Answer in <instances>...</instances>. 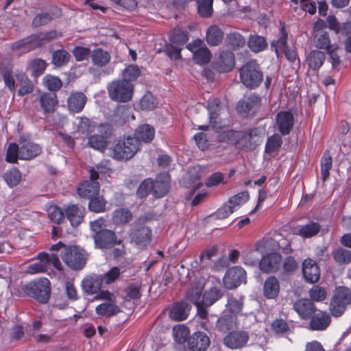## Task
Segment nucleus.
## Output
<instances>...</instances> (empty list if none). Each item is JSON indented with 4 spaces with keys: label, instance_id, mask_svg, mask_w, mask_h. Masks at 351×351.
Here are the masks:
<instances>
[{
    "label": "nucleus",
    "instance_id": "obj_50",
    "mask_svg": "<svg viewBox=\"0 0 351 351\" xmlns=\"http://www.w3.org/2000/svg\"><path fill=\"white\" fill-rule=\"evenodd\" d=\"M243 309V302L233 298H230L223 313L229 315H235L237 317Z\"/></svg>",
    "mask_w": 351,
    "mask_h": 351
},
{
    "label": "nucleus",
    "instance_id": "obj_18",
    "mask_svg": "<svg viewBox=\"0 0 351 351\" xmlns=\"http://www.w3.org/2000/svg\"><path fill=\"white\" fill-rule=\"evenodd\" d=\"M111 59L110 53L100 47L95 48L90 53L91 63L97 68H102L107 66Z\"/></svg>",
    "mask_w": 351,
    "mask_h": 351
},
{
    "label": "nucleus",
    "instance_id": "obj_63",
    "mask_svg": "<svg viewBox=\"0 0 351 351\" xmlns=\"http://www.w3.org/2000/svg\"><path fill=\"white\" fill-rule=\"evenodd\" d=\"M46 66V62L41 59L33 60L29 65L32 75L36 77L44 73Z\"/></svg>",
    "mask_w": 351,
    "mask_h": 351
},
{
    "label": "nucleus",
    "instance_id": "obj_29",
    "mask_svg": "<svg viewBox=\"0 0 351 351\" xmlns=\"http://www.w3.org/2000/svg\"><path fill=\"white\" fill-rule=\"evenodd\" d=\"M189 305L184 302L173 305L169 312V317L174 321H182L187 318L189 312Z\"/></svg>",
    "mask_w": 351,
    "mask_h": 351
},
{
    "label": "nucleus",
    "instance_id": "obj_58",
    "mask_svg": "<svg viewBox=\"0 0 351 351\" xmlns=\"http://www.w3.org/2000/svg\"><path fill=\"white\" fill-rule=\"evenodd\" d=\"M309 295L314 302H322L327 297V291L324 288L314 285L309 291Z\"/></svg>",
    "mask_w": 351,
    "mask_h": 351
},
{
    "label": "nucleus",
    "instance_id": "obj_44",
    "mask_svg": "<svg viewBox=\"0 0 351 351\" xmlns=\"http://www.w3.org/2000/svg\"><path fill=\"white\" fill-rule=\"evenodd\" d=\"M190 334L189 329L183 324H178L173 328V336L178 343H183L187 340Z\"/></svg>",
    "mask_w": 351,
    "mask_h": 351
},
{
    "label": "nucleus",
    "instance_id": "obj_33",
    "mask_svg": "<svg viewBox=\"0 0 351 351\" xmlns=\"http://www.w3.org/2000/svg\"><path fill=\"white\" fill-rule=\"evenodd\" d=\"M223 38V32L215 25H210L207 31L206 39L210 46H217L221 43Z\"/></svg>",
    "mask_w": 351,
    "mask_h": 351
},
{
    "label": "nucleus",
    "instance_id": "obj_47",
    "mask_svg": "<svg viewBox=\"0 0 351 351\" xmlns=\"http://www.w3.org/2000/svg\"><path fill=\"white\" fill-rule=\"evenodd\" d=\"M219 100L217 98L208 102L207 108L210 115V123L213 128H218L217 119L218 117Z\"/></svg>",
    "mask_w": 351,
    "mask_h": 351
},
{
    "label": "nucleus",
    "instance_id": "obj_21",
    "mask_svg": "<svg viewBox=\"0 0 351 351\" xmlns=\"http://www.w3.org/2000/svg\"><path fill=\"white\" fill-rule=\"evenodd\" d=\"M170 178L168 173H160L154 182L153 193L156 197L165 196L169 191Z\"/></svg>",
    "mask_w": 351,
    "mask_h": 351
},
{
    "label": "nucleus",
    "instance_id": "obj_2",
    "mask_svg": "<svg viewBox=\"0 0 351 351\" xmlns=\"http://www.w3.org/2000/svg\"><path fill=\"white\" fill-rule=\"evenodd\" d=\"M110 98L119 103L128 102L132 99L134 86L127 80H117L107 86Z\"/></svg>",
    "mask_w": 351,
    "mask_h": 351
},
{
    "label": "nucleus",
    "instance_id": "obj_26",
    "mask_svg": "<svg viewBox=\"0 0 351 351\" xmlns=\"http://www.w3.org/2000/svg\"><path fill=\"white\" fill-rule=\"evenodd\" d=\"M330 323V315L325 312L315 315L311 319L310 328L313 330H324Z\"/></svg>",
    "mask_w": 351,
    "mask_h": 351
},
{
    "label": "nucleus",
    "instance_id": "obj_64",
    "mask_svg": "<svg viewBox=\"0 0 351 351\" xmlns=\"http://www.w3.org/2000/svg\"><path fill=\"white\" fill-rule=\"evenodd\" d=\"M47 212L50 220L54 223H60L64 218L63 212L56 206H50Z\"/></svg>",
    "mask_w": 351,
    "mask_h": 351
},
{
    "label": "nucleus",
    "instance_id": "obj_7",
    "mask_svg": "<svg viewBox=\"0 0 351 351\" xmlns=\"http://www.w3.org/2000/svg\"><path fill=\"white\" fill-rule=\"evenodd\" d=\"M99 167L89 169L90 180H86L82 183L77 188V192L80 196L89 199L99 195L100 185L97 182L99 178Z\"/></svg>",
    "mask_w": 351,
    "mask_h": 351
},
{
    "label": "nucleus",
    "instance_id": "obj_16",
    "mask_svg": "<svg viewBox=\"0 0 351 351\" xmlns=\"http://www.w3.org/2000/svg\"><path fill=\"white\" fill-rule=\"evenodd\" d=\"M93 239L96 247L100 249L110 248L118 243L115 233L110 230L93 234Z\"/></svg>",
    "mask_w": 351,
    "mask_h": 351
},
{
    "label": "nucleus",
    "instance_id": "obj_8",
    "mask_svg": "<svg viewBox=\"0 0 351 351\" xmlns=\"http://www.w3.org/2000/svg\"><path fill=\"white\" fill-rule=\"evenodd\" d=\"M97 132L88 136L87 145L94 149L104 152L108 145L107 139L111 134L110 126L101 124L97 127Z\"/></svg>",
    "mask_w": 351,
    "mask_h": 351
},
{
    "label": "nucleus",
    "instance_id": "obj_53",
    "mask_svg": "<svg viewBox=\"0 0 351 351\" xmlns=\"http://www.w3.org/2000/svg\"><path fill=\"white\" fill-rule=\"evenodd\" d=\"M287 33L282 26L280 31L279 38L271 43V47L275 49L276 56L278 57L281 51L287 48Z\"/></svg>",
    "mask_w": 351,
    "mask_h": 351
},
{
    "label": "nucleus",
    "instance_id": "obj_46",
    "mask_svg": "<svg viewBox=\"0 0 351 351\" xmlns=\"http://www.w3.org/2000/svg\"><path fill=\"white\" fill-rule=\"evenodd\" d=\"M249 193L246 191L239 193L231 197L228 202L234 210H238L242 205L245 204L249 199Z\"/></svg>",
    "mask_w": 351,
    "mask_h": 351
},
{
    "label": "nucleus",
    "instance_id": "obj_37",
    "mask_svg": "<svg viewBox=\"0 0 351 351\" xmlns=\"http://www.w3.org/2000/svg\"><path fill=\"white\" fill-rule=\"evenodd\" d=\"M280 290L278 280L274 276L269 277L265 282L263 293L264 295L269 299L276 298Z\"/></svg>",
    "mask_w": 351,
    "mask_h": 351
},
{
    "label": "nucleus",
    "instance_id": "obj_28",
    "mask_svg": "<svg viewBox=\"0 0 351 351\" xmlns=\"http://www.w3.org/2000/svg\"><path fill=\"white\" fill-rule=\"evenodd\" d=\"M261 98L256 95L244 97L237 104V108L239 113L247 114L259 106Z\"/></svg>",
    "mask_w": 351,
    "mask_h": 351
},
{
    "label": "nucleus",
    "instance_id": "obj_20",
    "mask_svg": "<svg viewBox=\"0 0 351 351\" xmlns=\"http://www.w3.org/2000/svg\"><path fill=\"white\" fill-rule=\"evenodd\" d=\"M302 271L305 279L309 282L313 283L319 279V269L312 259L308 258L304 261Z\"/></svg>",
    "mask_w": 351,
    "mask_h": 351
},
{
    "label": "nucleus",
    "instance_id": "obj_35",
    "mask_svg": "<svg viewBox=\"0 0 351 351\" xmlns=\"http://www.w3.org/2000/svg\"><path fill=\"white\" fill-rule=\"evenodd\" d=\"M77 123H75V133L86 136L95 131V125L88 118L77 117Z\"/></svg>",
    "mask_w": 351,
    "mask_h": 351
},
{
    "label": "nucleus",
    "instance_id": "obj_61",
    "mask_svg": "<svg viewBox=\"0 0 351 351\" xmlns=\"http://www.w3.org/2000/svg\"><path fill=\"white\" fill-rule=\"evenodd\" d=\"M154 186V184L152 180H145L138 189L137 195L141 198L147 196L150 192L153 191Z\"/></svg>",
    "mask_w": 351,
    "mask_h": 351
},
{
    "label": "nucleus",
    "instance_id": "obj_48",
    "mask_svg": "<svg viewBox=\"0 0 351 351\" xmlns=\"http://www.w3.org/2000/svg\"><path fill=\"white\" fill-rule=\"evenodd\" d=\"M227 45L233 49L243 47L245 44L243 36L238 32H232L226 36Z\"/></svg>",
    "mask_w": 351,
    "mask_h": 351
},
{
    "label": "nucleus",
    "instance_id": "obj_30",
    "mask_svg": "<svg viewBox=\"0 0 351 351\" xmlns=\"http://www.w3.org/2000/svg\"><path fill=\"white\" fill-rule=\"evenodd\" d=\"M103 284L100 275L89 276L82 281V287L84 291L88 294L96 293L101 287Z\"/></svg>",
    "mask_w": 351,
    "mask_h": 351
},
{
    "label": "nucleus",
    "instance_id": "obj_51",
    "mask_svg": "<svg viewBox=\"0 0 351 351\" xmlns=\"http://www.w3.org/2000/svg\"><path fill=\"white\" fill-rule=\"evenodd\" d=\"M69 53L64 49L56 50L52 55V62L56 66H62L67 64L70 60Z\"/></svg>",
    "mask_w": 351,
    "mask_h": 351
},
{
    "label": "nucleus",
    "instance_id": "obj_49",
    "mask_svg": "<svg viewBox=\"0 0 351 351\" xmlns=\"http://www.w3.org/2000/svg\"><path fill=\"white\" fill-rule=\"evenodd\" d=\"M88 208L89 210L94 213H101L105 211L106 201L102 196L97 195V196L88 199Z\"/></svg>",
    "mask_w": 351,
    "mask_h": 351
},
{
    "label": "nucleus",
    "instance_id": "obj_25",
    "mask_svg": "<svg viewBox=\"0 0 351 351\" xmlns=\"http://www.w3.org/2000/svg\"><path fill=\"white\" fill-rule=\"evenodd\" d=\"M294 309L302 319L308 318L315 311L314 304L308 299H301L294 304Z\"/></svg>",
    "mask_w": 351,
    "mask_h": 351
},
{
    "label": "nucleus",
    "instance_id": "obj_6",
    "mask_svg": "<svg viewBox=\"0 0 351 351\" xmlns=\"http://www.w3.org/2000/svg\"><path fill=\"white\" fill-rule=\"evenodd\" d=\"M95 298L106 300L96 307L95 311L98 315L111 317L120 312V309L117 305L116 296L110 292L102 291L95 296Z\"/></svg>",
    "mask_w": 351,
    "mask_h": 351
},
{
    "label": "nucleus",
    "instance_id": "obj_40",
    "mask_svg": "<svg viewBox=\"0 0 351 351\" xmlns=\"http://www.w3.org/2000/svg\"><path fill=\"white\" fill-rule=\"evenodd\" d=\"M204 286L202 282H197L193 285L186 292L187 299L193 302L195 306H199L202 303V292Z\"/></svg>",
    "mask_w": 351,
    "mask_h": 351
},
{
    "label": "nucleus",
    "instance_id": "obj_10",
    "mask_svg": "<svg viewBox=\"0 0 351 351\" xmlns=\"http://www.w3.org/2000/svg\"><path fill=\"white\" fill-rule=\"evenodd\" d=\"M249 341V335L244 330L230 332L223 338V344L232 350L241 349L245 346Z\"/></svg>",
    "mask_w": 351,
    "mask_h": 351
},
{
    "label": "nucleus",
    "instance_id": "obj_17",
    "mask_svg": "<svg viewBox=\"0 0 351 351\" xmlns=\"http://www.w3.org/2000/svg\"><path fill=\"white\" fill-rule=\"evenodd\" d=\"M281 256L278 253H272L264 256L260 263V269L266 273L275 272L280 266Z\"/></svg>",
    "mask_w": 351,
    "mask_h": 351
},
{
    "label": "nucleus",
    "instance_id": "obj_43",
    "mask_svg": "<svg viewBox=\"0 0 351 351\" xmlns=\"http://www.w3.org/2000/svg\"><path fill=\"white\" fill-rule=\"evenodd\" d=\"M132 213L128 208H119L112 213L113 222L117 225L128 223L132 220Z\"/></svg>",
    "mask_w": 351,
    "mask_h": 351
},
{
    "label": "nucleus",
    "instance_id": "obj_52",
    "mask_svg": "<svg viewBox=\"0 0 351 351\" xmlns=\"http://www.w3.org/2000/svg\"><path fill=\"white\" fill-rule=\"evenodd\" d=\"M332 256L335 261L341 265H347L351 262V252L346 249L339 247L334 250Z\"/></svg>",
    "mask_w": 351,
    "mask_h": 351
},
{
    "label": "nucleus",
    "instance_id": "obj_15",
    "mask_svg": "<svg viewBox=\"0 0 351 351\" xmlns=\"http://www.w3.org/2000/svg\"><path fill=\"white\" fill-rule=\"evenodd\" d=\"M294 123L293 115L288 111L279 112L276 116V125L282 135L289 134Z\"/></svg>",
    "mask_w": 351,
    "mask_h": 351
},
{
    "label": "nucleus",
    "instance_id": "obj_5",
    "mask_svg": "<svg viewBox=\"0 0 351 351\" xmlns=\"http://www.w3.org/2000/svg\"><path fill=\"white\" fill-rule=\"evenodd\" d=\"M351 304V290L346 287L336 288L330 301V311L333 316L343 314L346 307Z\"/></svg>",
    "mask_w": 351,
    "mask_h": 351
},
{
    "label": "nucleus",
    "instance_id": "obj_34",
    "mask_svg": "<svg viewBox=\"0 0 351 351\" xmlns=\"http://www.w3.org/2000/svg\"><path fill=\"white\" fill-rule=\"evenodd\" d=\"M84 210L80 208L76 205L69 206L65 209L67 219L73 226H78L84 218Z\"/></svg>",
    "mask_w": 351,
    "mask_h": 351
},
{
    "label": "nucleus",
    "instance_id": "obj_39",
    "mask_svg": "<svg viewBox=\"0 0 351 351\" xmlns=\"http://www.w3.org/2000/svg\"><path fill=\"white\" fill-rule=\"evenodd\" d=\"M325 60L324 53L319 50H312L308 53L306 57V63L308 66L312 69H319Z\"/></svg>",
    "mask_w": 351,
    "mask_h": 351
},
{
    "label": "nucleus",
    "instance_id": "obj_9",
    "mask_svg": "<svg viewBox=\"0 0 351 351\" xmlns=\"http://www.w3.org/2000/svg\"><path fill=\"white\" fill-rule=\"evenodd\" d=\"M50 282L47 278H42L29 283L27 286L28 294L41 303L48 302L50 297Z\"/></svg>",
    "mask_w": 351,
    "mask_h": 351
},
{
    "label": "nucleus",
    "instance_id": "obj_38",
    "mask_svg": "<svg viewBox=\"0 0 351 351\" xmlns=\"http://www.w3.org/2000/svg\"><path fill=\"white\" fill-rule=\"evenodd\" d=\"M60 10L56 7H54L49 13H42L37 14L33 19L32 24L35 27L45 25L53 19L60 16Z\"/></svg>",
    "mask_w": 351,
    "mask_h": 351
},
{
    "label": "nucleus",
    "instance_id": "obj_1",
    "mask_svg": "<svg viewBox=\"0 0 351 351\" xmlns=\"http://www.w3.org/2000/svg\"><path fill=\"white\" fill-rule=\"evenodd\" d=\"M50 250L60 251L63 262L73 269H81L86 264L88 254L79 246H66L59 242L53 245Z\"/></svg>",
    "mask_w": 351,
    "mask_h": 351
},
{
    "label": "nucleus",
    "instance_id": "obj_27",
    "mask_svg": "<svg viewBox=\"0 0 351 351\" xmlns=\"http://www.w3.org/2000/svg\"><path fill=\"white\" fill-rule=\"evenodd\" d=\"M236 327H237V319L235 315H229L225 313L216 322L217 329L223 333Z\"/></svg>",
    "mask_w": 351,
    "mask_h": 351
},
{
    "label": "nucleus",
    "instance_id": "obj_13",
    "mask_svg": "<svg viewBox=\"0 0 351 351\" xmlns=\"http://www.w3.org/2000/svg\"><path fill=\"white\" fill-rule=\"evenodd\" d=\"M203 41L197 39L189 43L186 47L193 53V59L199 64H204L209 62L210 53L207 47H202Z\"/></svg>",
    "mask_w": 351,
    "mask_h": 351
},
{
    "label": "nucleus",
    "instance_id": "obj_3",
    "mask_svg": "<svg viewBox=\"0 0 351 351\" xmlns=\"http://www.w3.org/2000/svg\"><path fill=\"white\" fill-rule=\"evenodd\" d=\"M140 149V143L132 136L120 139L115 145L112 157L117 160H129Z\"/></svg>",
    "mask_w": 351,
    "mask_h": 351
},
{
    "label": "nucleus",
    "instance_id": "obj_45",
    "mask_svg": "<svg viewBox=\"0 0 351 351\" xmlns=\"http://www.w3.org/2000/svg\"><path fill=\"white\" fill-rule=\"evenodd\" d=\"M222 295V293L218 288H211L208 291L205 292L203 295L202 303L205 306H210L221 298Z\"/></svg>",
    "mask_w": 351,
    "mask_h": 351
},
{
    "label": "nucleus",
    "instance_id": "obj_36",
    "mask_svg": "<svg viewBox=\"0 0 351 351\" xmlns=\"http://www.w3.org/2000/svg\"><path fill=\"white\" fill-rule=\"evenodd\" d=\"M48 269V261L46 253L41 252L38 255V261L27 267V272L31 274L45 271Z\"/></svg>",
    "mask_w": 351,
    "mask_h": 351
},
{
    "label": "nucleus",
    "instance_id": "obj_41",
    "mask_svg": "<svg viewBox=\"0 0 351 351\" xmlns=\"http://www.w3.org/2000/svg\"><path fill=\"white\" fill-rule=\"evenodd\" d=\"M313 43L317 48L326 50L333 45L330 43L328 34L324 31H317L314 33Z\"/></svg>",
    "mask_w": 351,
    "mask_h": 351
},
{
    "label": "nucleus",
    "instance_id": "obj_22",
    "mask_svg": "<svg viewBox=\"0 0 351 351\" xmlns=\"http://www.w3.org/2000/svg\"><path fill=\"white\" fill-rule=\"evenodd\" d=\"M86 102V97L82 93H72L67 99V106L70 111L78 113L82 110Z\"/></svg>",
    "mask_w": 351,
    "mask_h": 351
},
{
    "label": "nucleus",
    "instance_id": "obj_12",
    "mask_svg": "<svg viewBox=\"0 0 351 351\" xmlns=\"http://www.w3.org/2000/svg\"><path fill=\"white\" fill-rule=\"evenodd\" d=\"M152 230L145 226L134 228L130 233L131 242L139 249L145 247L151 241Z\"/></svg>",
    "mask_w": 351,
    "mask_h": 351
},
{
    "label": "nucleus",
    "instance_id": "obj_57",
    "mask_svg": "<svg viewBox=\"0 0 351 351\" xmlns=\"http://www.w3.org/2000/svg\"><path fill=\"white\" fill-rule=\"evenodd\" d=\"M43 84L51 91L59 90L62 85L59 77L51 75H47L44 77Z\"/></svg>",
    "mask_w": 351,
    "mask_h": 351
},
{
    "label": "nucleus",
    "instance_id": "obj_56",
    "mask_svg": "<svg viewBox=\"0 0 351 351\" xmlns=\"http://www.w3.org/2000/svg\"><path fill=\"white\" fill-rule=\"evenodd\" d=\"M3 177L5 182L10 187H13L19 184L21 179L19 171L15 168L6 171Z\"/></svg>",
    "mask_w": 351,
    "mask_h": 351
},
{
    "label": "nucleus",
    "instance_id": "obj_32",
    "mask_svg": "<svg viewBox=\"0 0 351 351\" xmlns=\"http://www.w3.org/2000/svg\"><path fill=\"white\" fill-rule=\"evenodd\" d=\"M155 136V129L148 124H144L137 128L135 132V138L138 142H151Z\"/></svg>",
    "mask_w": 351,
    "mask_h": 351
},
{
    "label": "nucleus",
    "instance_id": "obj_62",
    "mask_svg": "<svg viewBox=\"0 0 351 351\" xmlns=\"http://www.w3.org/2000/svg\"><path fill=\"white\" fill-rule=\"evenodd\" d=\"M157 105L156 98L151 94H147L140 101V106L143 110H154Z\"/></svg>",
    "mask_w": 351,
    "mask_h": 351
},
{
    "label": "nucleus",
    "instance_id": "obj_4",
    "mask_svg": "<svg viewBox=\"0 0 351 351\" xmlns=\"http://www.w3.org/2000/svg\"><path fill=\"white\" fill-rule=\"evenodd\" d=\"M240 78L241 82L250 88H254L260 84L263 73L256 60H250L241 68Z\"/></svg>",
    "mask_w": 351,
    "mask_h": 351
},
{
    "label": "nucleus",
    "instance_id": "obj_14",
    "mask_svg": "<svg viewBox=\"0 0 351 351\" xmlns=\"http://www.w3.org/2000/svg\"><path fill=\"white\" fill-rule=\"evenodd\" d=\"M237 136L239 138L237 141L238 146L245 150L254 149L261 141L256 130L239 133Z\"/></svg>",
    "mask_w": 351,
    "mask_h": 351
},
{
    "label": "nucleus",
    "instance_id": "obj_55",
    "mask_svg": "<svg viewBox=\"0 0 351 351\" xmlns=\"http://www.w3.org/2000/svg\"><path fill=\"white\" fill-rule=\"evenodd\" d=\"M213 0H197L199 14L204 18L210 17L213 14Z\"/></svg>",
    "mask_w": 351,
    "mask_h": 351
},
{
    "label": "nucleus",
    "instance_id": "obj_42",
    "mask_svg": "<svg viewBox=\"0 0 351 351\" xmlns=\"http://www.w3.org/2000/svg\"><path fill=\"white\" fill-rule=\"evenodd\" d=\"M247 45L249 48L255 53L263 51L267 46L265 38L257 34L250 36Z\"/></svg>",
    "mask_w": 351,
    "mask_h": 351
},
{
    "label": "nucleus",
    "instance_id": "obj_11",
    "mask_svg": "<svg viewBox=\"0 0 351 351\" xmlns=\"http://www.w3.org/2000/svg\"><path fill=\"white\" fill-rule=\"evenodd\" d=\"M245 280V271L240 267L229 269L223 277L224 286L232 289L239 286Z\"/></svg>",
    "mask_w": 351,
    "mask_h": 351
},
{
    "label": "nucleus",
    "instance_id": "obj_31",
    "mask_svg": "<svg viewBox=\"0 0 351 351\" xmlns=\"http://www.w3.org/2000/svg\"><path fill=\"white\" fill-rule=\"evenodd\" d=\"M40 104L45 113H51L58 105L57 96L55 93H43L40 97Z\"/></svg>",
    "mask_w": 351,
    "mask_h": 351
},
{
    "label": "nucleus",
    "instance_id": "obj_59",
    "mask_svg": "<svg viewBox=\"0 0 351 351\" xmlns=\"http://www.w3.org/2000/svg\"><path fill=\"white\" fill-rule=\"evenodd\" d=\"M170 40L173 43L184 45L188 41L189 37L185 32L181 29L178 28L173 29L170 37Z\"/></svg>",
    "mask_w": 351,
    "mask_h": 351
},
{
    "label": "nucleus",
    "instance_id": "obj_54",
    "mask_svg": "<svg viewBox=\"0 0 351 351\" xmlns=\"http://www.w3.org/2000/svg\"><path fill=\"white\" fill-rule=\"evenodd\" d=\"M282 138L279 134H275L272 135L267 139L265 145V152L268 154L278 152L282 145Z\"/></svg>",
    "mask_w": 351,
    "mask_h": 351
},
{
    "label": "nucleus",
    "instance_id": "obj_23",
    "mask_svg": "<svg viewBox=\"0 0 351 351\" xmlns=\"http://www.w3.org/2000/svg\"><path fill=\"white\" fill-rule=\"evenodd\" d=\"M321 230L319 223L308 221V223L298 226L296 229V234L304 239L311 238L316 236Z\"/></svg>",
    "mask_w": 351,
    "mask_h": 351
},
{
    "label": "nucleus",
    "instance_id": "obj_24",
    "mask_svg": "<svg viewBox=\"0 0 351 351\" xmlns=\"http://www.w3.org/2000/svg\"><path fill=\"white\" fill-rule=\"evenodd\" d=\"M41 152V147L32 142H25L19 149V158L30 160L38 156Z\"/></svg>",
    "mask_w": 351,
    "mask_h": 351
},
{
    "label": "nucleus",
    "instance_id": "obj_60",
    "mask_svg": "<svg viewBox=\"0 0 351 351\" xmlns=\"http://www.w3.org/2000/svg\"><path fill=\"white\" fill-rule=\"evenodd\" d=\"M139 75L140 71L138 68L136 66L130 65L123 71V79L121 80H127L132 83Z\"/></svg>",
    "mask_w": 351,
    "mask_h": 351
},
{
    "label": "nucleus",
    "instance_id": "obj_19",
    "mask_svg": "<svg viewBox=\"0 0 351 351\" xmlns=\"http://www.w3.org/2000/svg\"><path fill=\"white\" fill-rule=\"evenodd\" d=\"M209 337L202 332L193 333L189 341V346L193 351H205L210 345Z\"/></svg>",
    "mask_w": 351,
    "mask_h": 351
}]
</instances>
